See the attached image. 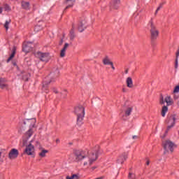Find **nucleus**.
<instances>
[{
	"mask_svg": "<svg viewBox=\"0 0 179 179\" xmlns=\"http://www.w3.org/2000/svg\"><path fill=\"white\" fill-rule=\"evenodd\" d=\"M122 92H127V90H125V89L123 88V89H122Z\"/></svg>",
	"mask_w": 179,
	"mask_h": 179,
	"instance_id": "79ce46f5",
	"label": "nucleus"
},
{
	"mask_svg": "<svg viewBox=\"0 0 179 179\" xmlns=\"http://www.w3.org/2000/svg\"><path fill=\"white\" fill-rule=\"evenodd\" d=\"M64 3L66 5V9L73 6V3H75V0H65Z\"/></svg>",
	"mask_w": 179,
	"mask_h": 179,
	"instance_id": "a211bd4d",
	"label": "nucleus"
},
{
	"mask_svg": "<svg viewBox=\"0 0 179 179\" xmlns=\"http://www.w3.org/2000/svg\"><path fill=\"white\" fill-rule=\"evenodd\" d=\"M17 156H19V150L15 148L11 149L8 153V158L10 160H15V159H17Z\"/></svg>",
	"mask_w": 179,
	"mask_h": 179,
	"instance_id": "9d476101",
	"label": "nucleus"
},
{
	"mask_svg": "<svg viewBox=\"0 0 179 179\" xmlns=\"http://www.w3.org/2000/svg\"><path fill=\"white\" fill-rule=\"evenodd\" d=\"M60 44H62V40L61 41Z\"/></svg>",
	"mask_w": 179,
	"mask_h": 179,
	"instance_id": "8fccbe9b",
	"label": "nucleus"
},
{
	"mask_svg": "<svg viewBox=\"0 0 179 179\" xmlns=\"http://www.w3.org/2000/svg\"><path fill=\"white\" fill-rule=\"evenodd\" d=\"M36 57L38 58L40 61H42V62H48V61L51 59V55H50L48 52H38L36 54Z\"/></svg>",
	"mask_w": 179,
	"mask_h": 179,
	"instance_id": "1a4fd4ad",
	"label": "nucleus"
},
{
	"mask_svg": "<svg viewBox=\"0 0 179 179\" xmlns=\"http://www.w3.org/2000/svg\"><path fill=\"white\" fill-rule=\"evenodd\" d=\"M178 57H179V49L178 50L177 52H176V58L178 59Z\"/></svg>",
	"mask_w": 179,
	"mask_h": 179,
	"instance_id": "f704fd0d",
	"label": "nucleus"
},
{
	"mask_svg": "<svg viewBox=\"0 0 179 179\" xmlns=\"http://www.w3.org/2000/svg\"><path fill=\"white\" fill-rule=\"evenodd\" d=\"M96 169V166L92 167V170H94Z\"/></svg>",
	"mask_w": 179,
	"mask_h": 179,
	"instance_id": "49530a36",
	"label": "nucleus"
},
{
	"mask_svg": "<svg viewBox=\"0 0 179 179\" xmlns=\"http://www.w3.org/2000/svg\"><path fill=\"white\" fill-rule=\"evenodd\" d=\"M22 6L24 9H29L30 8V3L26 2V1H22Z\"/></svg>",
	"mask_w": 179,
	"mask_h": 179,
	"instance_id": "412c9836",
	"label": "nucleus"
},
{
	"mask_svg": "<svg viewBox=\"0 0 179 179\" xmlns=\"http://www.w3.org/2000/svg\"><path fill=\"white\" fill-rule=\"evenodd\" d=\"M164 103H166V106H164L162 109L161 115L162 117H166V113L169 111V106H173L174 104V101L173 100V98H171V96L166 95L165 98L161 95L160 99H159V103L160 104H164Z\"/></svg>",
	"mask_w": 179,
	"mask_h": 179,
	"instance_id": "f03ea898",
	"label": "nucleus"
},
{
	"mask_svg": "<svg viewBox=\"0 0 179 179\" xmlns=\"http://www.w3.org/2000/svg\"><path fill=\"white\" fill-rule=\"evenodd\" d=\"M179 92V85L176 86L173 90V93H178Z\"/></svg>",
	"mask_w": 179,
	"mask_h": 179,
	"instance_id": "c756f323",
	"label": "nucleus"
},
{
	"mask_svg": "<svg viewBox=\"0 0 179 179\" xmlns=\"http://www.w3.org/2000/svg\"><path fill=\"white\" fill-rule=\"evenodd\" d=\"M5 159V153L3 152H0V164L3 163V160Z\"/></svg>",
	"mask_w": 179,
	"mask_h": 179,
	"instance_id": "393cba45",
	"label": "nucleus"
},
{
	"mask_svg": "<svg viewBox=\"0 0 179 179\" xmlns=\"http://www.w3.org/2000/svg\"><path fill=\"white\" fill-rule=\"evenodd\" d=\"M163 5H164L163 3H160L159 6L157 8V10L155 11V15H157V13L159 12V10H160V9H162V8H163Z\"/></svg>",
	"mask_w": 179,
	"mask_h": 179,
	"instance_id": "cd10ccee",
	"label": "nucleus"
},
{
	"mask_svg": "<svg viewBox=\"0 0 179 179\" xmlns=\"http://www.w3.org/2000/svg\"><path fill=\"white\" fill-rule=\"evenodd\" d=\"M75 114L77 115V124L82 125V121L85 117V108L82 106H78L75 108Z\"/></svg>",
	"mask_w": 179,
	"mask_h": 179,
	"instance_id": "423d86ee",
	"label": "nucleus"
},
{
	"mask_svg": "<svg viewBox=\"0 0 179 179\" xmlns=\"http://www.w3.org/2000/svg\"><path fill=\"white\" fill-rule=\"evenodd\" d=\"M148 27L150 29L151 40H157L159 37V29L156 27V24L153 22V19L148 22Z\"/></svg>",
	"mask_w": 179,
	"mask_h": 179,
	"instance_id": "20e7f679",
	"label": "nucleus"
},
{
	"mask_svg": "<svg viewBox=\"0 0 179 179\" xmlns=\"http://www.w3.org/2000/svg\"><path fill=\"white\" fill-rule=\"evenodd\" d=\"M133 139H138V136H133Z\"/></svg>",
	"mask_w": 179,
	"mask_h": 179,
	"instance_id": "e433bc0d",
	"label": "nucleus"
},
{
	"mask_svg": "<svg viewBox=\"0 0 179 179\" xmlns=\"http://www.w3.org/2000/svg\"><path fill=\"white\" fill-rule=\"evenodd\" d=\"M6 79L5 78H0V89H6Z\"/></svg>",
	"mask_w": 179,
	"mask_h": 179,
	"instance_id": "f3484780",
	"label": "nucleus"
},
{
	"mask_svg": "<svg viewBox=\"0 0 179 179\" xmlns=\"http://www.w3.org/2000/svg\"><path fill=\"white\" fill-rule=\"evenodd\" d=\"M56 143H59V139L57 138V139L56 140Z\"/></svg>",
	"mask_w": 179,
	"mask_h": 179,
	"instance_id": "58836bf2",
	"label": "nucleus"
},
{
	"mask_svg": "<svg viewBox=\"0 0 179 179\" xmlns=\"http://www.w3.org/2000/svg\"><path fill=\"white\" fill-rule=\"evenodd\" d=\"M175 68H176V69H177V68H178V58L176 59Z\"/></svg>",
	"mask_w": 179,
	"mask_h": 179,
	"instance_id": "7c9ffc66",
	"label": "nucleus"
},
{
	"mask_svg": "<svg viewBox=\"0 0 179 179\" xmlns=\"http://www.w3.org/2000/svg\"><path fill=\"white\" fill-rule=\"evenodd\" d=\"M118 5H120V0H114L110 4V8L118 9Z\"/></svg>",
	"mask_w": 179,
	"mask_h": 179,
	"instance_id": "6ab92c4d",
	"label": "nucleus"
},
{
	"mask_svg": "<svg viewBox=\"0 0 179 179\" xmlns=\"http://www.w3.org/2000/svg\"><path fill=\"white\" fill-rule=\"evenodd\" d=\"M162 146L164 150V155H166V153H169V152L173 153V152H174V149H176L177 148V145L170 140H166L164 141L162 143Z\"/></svg>",
	"mask_w": 179,
	"mask_h": 179,
	"instance_id": "39448f33",
	"label": "nucleus"
},
{
	"mask_svg": "<svg viewBox=\"0 0 179 179\" xmlns=\"http://www.w3.org/2000/svg\"><path fill=\"white\" fill-rule=\"evenodd\" d=\"M24 145H26V142H24V141H23Z\"/></svg>",
	"mask_w": 179,
	"mask_h": 179,
	"instance_id": "de8ad7c7",
	"label": "nucleus"
},
{
	"mask_svg": "<svg viewBox=\"0 0 179 179\" xmlns=\"http://www.w3.org/2000/svg\"><path fill=\"white\" fill-rule=\"evenodd\" d=\"M9 23H10V21H6V23L4 24V27L6 30L9 29Z\"/></svg>",
	"mask_w": 179,
	"mask_h": 179,
	"instance_id": "c85d7f7f",
	"label": "nucleus"
},
{
	"mask_svg": "<svg viewBox=\"0 0 179 179\" xmlns=\"http://www.w3.org/2000/svg\"><path fill=\"white\" fill-rule=\"evenodd\" d=\"M112 69L115 70V67H114V64L112 63V65H110Z\"/></svg>",
	"mask_w": 179,
	"mask_h": 179,
	"instance_id": "c9c22d12",
	"label": "nucleus"
},
{
	"mask_svg": "<svg viewBox=\"0 0 179 179\" xmlns=\"http://www.w3.org/2000/svg\"><path fill=\"white\" fill-rule=\"evenodd\" d=\"M98 150L99 146H96V149L93 150L91 152L85 150H75V160L76 162L83 160V166L90 167V166L97 160Z\"/></svg>",
	"mask_w": 179,
	"mask_h": 179,
	"instance_id": "f257e3e1",
	"label": "nucleus"
},
{
	"mask_svg": "<svg viewBox=\"0 0 179 179\" xmlns=\"http://www.w3.org/2000/svg\"><path fill=\"white\" fill-rule=\"evenodd\" d=\"M166 136H162V138H165Z\"/></svg>",
	"mask_w": 179,
	"mask_h": 179,
	"instance_id": "3c124183",
	"label": "nucleus"
},
{
	"mask_svg": "<svg viewBox=\"0 0 179 179\" xmlns=\"http://www.w3.org/2000/svg\"><path fill=\"white\" fill-rule=\"evenodd\" d=\"M47 153H48V150L43 149L39 152V156L40 157H45V155H47Z\"/></svg>",
	"mask_w": 179,
	"mask_h": 179,
	"instance_id": "5701e85b",
	"label": "nucleus"
},
{
	"mask_svg": "<svg viewBox=\"0 0 179 179\" xmlns=\"http://www.w3.org/2000/svg\"><path fill=\"white\" fill-rule=\"evenodd\" d=\"M176 120H177V115L172 114L169 115L166 120V124H168L167 131L171 129L176 124Z\"/></svg>",
	"mask_w": 179,
	"mask_h": 179,
	"instance_id": "6e6552de",
	"label": "nucleus"
},
{
	"mask_svg": "<svg viewBox=\"0 0 179 179\" xmlns=\"http://www.w3.org/2000/svg\"><path fill=\"white\" fill-rule=\"evenodd\" d=\"M31 141L29 143V144L27 146L25 150H24V153H26V155H28V156H31V155H33V153H34V145H33V144H31Z\"/></svg>",
	"mask_w": 179,
	"mask_h": 179,
	"instance_id": "f8f14e48",
	"label": "nucleus"
},
{
	"mask_svg": "<svg viewBox=\"0 0 179 179\" xmlns=\"http://www.w3.org/2000/svg\"><path fill=\"white\" fill-rule=\"evenodd\" d=\"M66 179H79V176L76 174H73L71 176H66Z\"/></svg>",
	"mask_w": 179,
	"mask_h": 179,
	"instance_id": "a878e982",
	"label": "nucleus"
},
{
	"mask_svg": "<svg viewBox=\"0 0 179 179\" xmlns=\"http://www.w3.org/2000/svg\"><path fill=\"white\" fill-rule=\"evenodd\" d=\"M132 174L131 173H129V178H131V176Z\"/></svg>",
	"mask_w": 179,
	"mask_h": 179,
	"instance_id": "37998d69",
	"label": "nucleus"
},
{
	"mask_svg": "<svg viewBox=\"0 0 179 179\" xmlns=\"http://www.w3.org/2000/svg\"><path fill=\"white\" fill-rule=\"evenodd\" d=\"M127 155L126 154H123L122 155H120L117 160V163H118V164H122L124 163V162H125V160H127Z\"/></svg>",
	"mask_w": 179,
	"mask_h": 179,
	"instance_id": "ddd939ff",
	"label": "nucleus"
},
{
	"mask_svg": "<svg viewBox=\"0 0 179 179\" xmlns=\"http://www.w3.org/2000/svg\"><path fill=\"white\" fill-rule=\"evenodd\" d=\"M13 64L14 66H16V63L14 62V63H13Z\"/></svg>",
	"mask_w": 179,
	"mask_h": 179,
	"instance_id": "09e8293b",
	"label": "nucleus"
},
{
	"mask_svg": "<svg viewBox=\"0 0 179 179\" xmlns=\"http://www.w3.org/2000/svg\"><path fill=\"white\" fill-rule=\"evenodd\" d=\"M61 94L63 96V97H65L66 96V90H64L62 92H61Z\"/></svg>",
	"mask_w": 179,
	"mask_h": 179,
	"instance_id": "72a5a7b5",
	"label": "nucleus"
},
{
	"mask_svg": "<svg viewBox=\"0 0 179 179\" xmlns=\"http://www.w3.org/2000/svg\"><path fill=\"white\" fill-rule=\"evenodd\" d=\"M53 92H54L55 93H58V92H57V90H55V88L53 89Z\"/></svg>",
	"mask_w": 179,
	"mask_h": 179,
	"instance_id": "4c0bfd02",
	"label": "nucleus"
},
{
	"mask_svg": "<svg viewBox=\"0 0 179 179\" xmlns=\"http://www.w3.org/2000/svg\"><path fill=\"white\" fill-rule=\"evenodd\" d=\"M102 62L103 65H113V62L110 60V58L108 57V56L105 57L103 59Z\"/></svg>",
	"mask_w": 179,
	"mask_h": 179,
	"instance_id": "dca6fc26",
	"label": "nucleus"
},
{
	"mask_svg": "<svg viewBox=\"0 0 179 179\" xmlns=\"http://www.w3.org/2000/svg\"><path fill=\"white\" fill-rule=\"evenodd\" d=\"M15 54H16V48H13V52H12L10 56L9 57V58L8 59L7 62H9V61H11L12 59L15 57Z\"/></svg>",
	"mask_w": 179,
	"mask_h": 179,
	"instance_id": "4be33fe9",
	"label": "nucleus"
},
{
	"mask_svg": "<svg viewBox=\"0 0 179 179\" xmlns=\"http://www.w3.org/2000/svg\"><path fill=\"white\" fill-rule=\"evenodd\" d=\"M36 124V119H27L24 121V125H29V131L26 133V136H28V138H30L33 135V129L34 128V125Z\"/></svg>",
	"mask_w": 179,
	"mask_h": 179,
	"instance_id": "0eeeda50",
	"label": "nucleus"
},
{
	"mask_svg": "<svg viewBox=\"0 0 179 179\" xmlns=\"http://www.w3.org/2000/svg\"><path fill=\"white\" fill-rule=\"evenodd\" d=\"M58 76H59V71L57 69L55 72L51 73L45 78L43 85V90H47V86H48L50 83L55 82V78H58Z\"/></svg>",
	"mask_w": 179,
	"mask_h": 179,
	"instance_id": "7ed1b4c3",
	"label": "nucleus"
},
{
	"mask_svg": "<svg viewBox=\"0 0 179 179\" xmlns=\"http://www.w3.org/2000/svg\"><path fill=\"white\" fill-rule=\"evenodd\" d=\"M132 107H129L127 108V110H125V116L128 117L129 115H131V113H132Z\"/></svg>",
	"mask_w": 179,
	"mask_h": 179,
	"instance_id": "b1692460",
	"label": "nucleus"
},
{
	"mask_svg": "<svg viewBox=\"0 0 179 179\" xmlns=\"http://www.w3.org/2000/svg\"><path fill=\"white\" fill-rule=\"evenodd\" d=\"M33 48V43L30 42L24 43L22 45V51L27 54V52H30L31 51V49Z\"/></svg>",
	"mask_w": 179,
	"mask_h": 179,
	"instance_id": "9b49d317",
	"label": "nucleus"
},
{
	"mask_svg": "<svg viewBox=\"0 0 179 179\" xmlns=\"http://www.w3.org/2000/svg\"><path fill=\"white\" fill-rule=\"evenodd\" d=\"M24 80H28V78L23 77Z\"/></svg>",
	"mask_w": 179,
	"mask_h": 179,
	"instance_id": "ea45409f",
	"label": "nucleus"
},
{
	"mask_svg": "<svg viewBox=\"0 0 179 179\" xmlns=\"http://www.w3.org/2000/svg\"><path fill=\"white\" fill-rule=\"evenodd\" d=\"M86 29V21H81L78 24V31L82 33Z\"/></svg>",
	"mask_w": 179,
	"mask_h": 179,
	"instance_id": "2eb2a0df",
	"label": "nucleus"
},
{
	"mask_svg": "<svg viewBox=\"0 0 179 179\" xmlns=\"http://www.w3.org/2000/svg\"><path fill=\"white\" fill-rule=\"evenodd\" d=\"M75 29V26L73 25V29L70 31V38L71 40H73L75 38V34L73 33V29Z\"/></svg>",
	"mask_w": 179,
	"mask_h": 179,
	"instance_id": "bb28decb",
	"label": "nucleus"
},
{
	"mask_svg": "<svg viewBox=\"0 0 179 179\" xmlns=\"http://www.w3.org/2000/svg\"><path fill=\"white\" fill-rule=\"evenodd\" d=\"M147 166H149V161L146 162Z\"/></svg>",
	"mask_w": 179,
	"mask_h": 179,
	"instance_id": "c03bdc74",
	"label": "nucleus"
},
{
	"mask_svg": "<svg viewBox=\"0 0 179 179\" xmlns=\"http://www.w3.org/2000/svg\"><path fill=\"white\" fill-rule=\"evenodd\" d=\"M174 99H177L176 97H175Z\"/></svg>",
	"mask_w": 179,
	"mask_h": 179,
	"instance_id": "603ef678",
	"label": "nucleus"
},
{
	"mask_svg": "<svg viewBox=\"0 0 179 179\" xmlns=\"http://www.w3.org/2000/svg\"><path fill=\"white\" fill-rule=\"evenodd\" d=\"M4 8L5 10H10V7L8 4L5 5Z\"/></svg>",
	"mask_w": 179,
	"mask_h": 179,
	"instance_id": "2f4dec72",
	"label": "nucleus"
},
{
	"mask_svg": "<svg viewBox=\"0 0 179 179\" xmlns=\"http://www.w3.org/2000/svg\"><path fill=\"white\" fill-rule=\"evenodd\" d=\"M127 87L132 88L134 87V82L132 81V78L131 77H129L126 80Z\"/></svg>",
	"mask_w": 179,
	"mask_h": 179,
	"instance_id": "aec40b11",
	"label": "nucleus"
},
{
	"mask_svg": "<svg viewBox=\"0 0 179 179\" xmlns=\"http://www.w3.org/2000/svg\"><path fill=\"white\" fill-rule=\"evenodd\" d=\"M40 29H41V27L38 25L35 27L34 31H38V30H40Z\"/></svg>",
	"mask_w": 179,
	"mask_h": 179,
	"instance_id": "473e14b6",
	"label": "nucleus"
},
{
	"mask_svg": "<svg viewBox=\"0 0 179 179\" xmlns=\"http://www.w3.org/2000/svg\"><path fill=\"white\" fill-rule=\"evenodd\" d=\"M125 73H128V69L125 71Z\"/></svg>",
	"mask_w": 179,
	"mask_h": 179,
	"instance_id": "a18cd8bd",
	"label": "nucleus"
},
{
	"mask_svg": "<svg viewBox=\"0 0 179 179\" xmlns=\"http://www.w3.org/2000/svg\"><path fill=\"white\" fill-rule=\"evenodd\" d=\"M68 47H69V44L65 43L64 48L62 49L60 52L61 58H64V57H65V54L66 52V50H68Z\"/></svg>",
	"mask_w": 179,
	"mask_h": 179,
	"instance_id": "4468645a",
	"label": "nucleus"
},
{
	"mask_svg": "<svg viewBox=\"0 0 179 179\" xmlns=\"http://www.w3.org/2000/svg\"><path fill=\"white\" fill-rule=\"evenodd\" d=\"M0 13H2V8H0Z\"/></svg>",
	"mask_w": 179,
	"mask_h": 179,
	"instance_id": "a19ab883",
	"label": "nucleus"
}]
</instances>
